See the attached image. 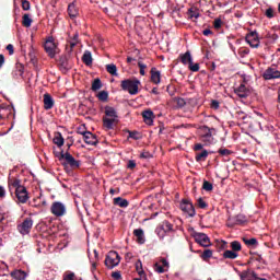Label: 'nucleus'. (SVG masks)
Masks as SVG:
<instances>
[{
	"label": "nucleus",
	"mask_w": 280,
	"mask_h": 280,
	"mask_svg": "<svg viewBox=\"0 0 280 280\" xmlns=\"http://www.w3.org/2000/svg\"><path fill=\"white\" fill-rule=\"evenodd\" d=\"M241 280H257L259 277H257V273L253 271H243L240 273Z\"/></svg>",
	"instance_id": "obj_19"
},
{
	"label": "nucleus",
	"mask_w": 280,
	"mask_h": 280,
	"mask_svg": "<svg viewBox=\"0 0 280 280\" xmlns=\"http://www.w3.org/2000/svg\"><path fill=\"white\" fill-rule=\"evenodd\" d=\"M232 250H234V253H240V250H242V243H240L238 241H234L230 244Z\"/></svg>",
	"instance_id": "obj_37"
},
{
	"label": "nucleus",
	"mask_w": 280,
	"mask_h": 280,
	"mask_svg": "<svg viewBox=\"0 0 280 280\" xmlns=\"http://www.w3.org/2000/svg\"><path fill=\"white\" fill-rule=\"evenodd\" d=\"M194 150H196V151L202 150V144H200V143L195 144Z\"/></svg>",
	"instance_id": "obj_63"
},
{
	"label": "nucleus",
	"mask_w": 280,
	"mask_h": 280,
	"mask_svg": "<svg viewBox=\"0 0 280 280\" xmlns=\"http://www.w3.org/2000/svg\"><path fill=\"white\" fill-rule=\"evenodd\" d=\"M211 107L218 110L220 108V102L218 101H212L211 102Z\"/></svg>",
	"instance_id": "obj_55"
},
{
	"label": "nucleus",
	"mask_w": 280,
	"mask_h": 280,
	"mask_svg": "<svg viewBox=\"0 0 280 280\" xmlns=\"http://www.w3.org/2000/svg\"><path fill=\"white\" fill-rule=\"evenodd\" d=\"M133 235H135V237H137L138 244H144L145 243V234L143 233L142 229L133 230Z\"/></svg>",
	"instance_id": "obj_21"
},
{
	"label": "nucleus",
	"mask_w": 280,
	"mask_h": 280,
	"mask_svg": "<svg viewBox=\"0 0 280 280\" xmlns=\"http://www.w3.org/2000/svg\"><path fill=\"white\" fill-rule=\"evenodd\" d=\"M223 257L224 259H237V257H240V254H237L236 252H234L233 249H226L223 253Z\"/></svg>",
	"instance_id": "obj_28"
},
{
	"label": "nucleus",
	"mask_w": 280,
	"mask_h": 280,
	"mask_svg": "<svg viewBox=\"0 0 280 280\" xmlns=\"http://www.w3.org/2000/svg\"><path fill=\"white\" fill-rule=\"evenodd\" d=\"M22 9L25 11L30 10V1L22 0Z\"/></svg>",
	"instance_id": "obj_53"
},
{
	"label": "nucleus",
	"mask_w": 280,
	"mask_h": 280,
	"mask_svg": "<svg viewBox=\"0 0 280 280\" xmlns=\"http://www.w3.org/2000/svg\"><path fill=\"white\" fill-rule=\"evenodd\" d=\"M128 167H129V170H135V167H137V163L135 161L130 160L128 162Z\"/></svg>",
	"instance_id": "obj_56"
},
{
	"label": "nucleus",
	"mask_w": 280,
	"mask_h": 280,
	"mask_svg": "<svg viewBox=\"0 0 280 280\" xmlns=\"http://www.w3.org/2000/svg\"><path fill=\"white\" fill-rule=\"evenodd\" d=\"M100 89H102V80L95 79L92 82V91H100Z\"/></svg>",
	"instance_id": "obj_39"
},
{
	"label": "nucleus",
	"mask_w": 280,
	"mask_h": 280,
	"mask_svg": "<svg viewBox=\"0 0 280 280\" xmlns=\"http://www.w3.org/2000/svg\"><path fill=\"white\" fill-rule=\"evenodd\" d=\"M142 117H143V121L144 124H147L148 126H152L154 124V112L147 109L144 112H142Z\"/></svg>",
	"instance_id": "obj_16"
},
{
	"label": "nucleus",
	"mask_w": 280,
	"mask_h": 280,
	"mask_svg": "<svg viewBox=\"0 0 280 280\" xmlns=\"http://www.w3.org/2000/svg\"><path fill=\"white\" fill-rule=\"evenodd\" d=\"M0 198H5V189L0 186Z\"/></svg>",
	"instance_id": "obj_62"
},
{
	"label": "nucleus",
	"mask_w": 280,
	"mask_h": 280,
	"mask_svg": "<svg viewBox=\"0 0 280 280\" xmlns=\"http://www.w3.org/2000/svg\"><path fill=\"white\" fill-rule=\"evenodd\" d=\"M52 142L55 143V145H57L58 148H62L65 145V138H62V133L57 132L52 139Z\"/></svg>",
	"instance_id": "obj_25"
},
{
	"label": "nucleus",
	"mask_w": 280,
	"mask_h": 280,
	"mask_svg": "<svg viewBox=\"0 0 280 280\" xmlns=\"http://www.w3.org/2000/svg\"><path fill=\"white\" fill-rule=\"evenodd\" d=\"M213 27H214V30H220V27H222V20L215 19L213 22Z\"/></svg>",
	"instance_id": "obj_52"
},
{
	"label": "nucleus",
	"mask_w": 280,
	"mask_h": 280,
	"mask_svg": "<svg viewBox=\"0 0 280 280\" xmlns=\"http://www.w3.org/2000/svg\"><path fill=\"white\" fill-rule=\"evenodd\" d=\"M7 50L9 51V56H13L14 55V46L12 44H9L7 46Z\"/></svg>",
	"instance_id": "obj_54"
},
{
	"label": "nucleus",
	"mask_w": 280,
	"mask_h": 280,
	"mask_svg": "<svg viewBox=\"0 0 280 280\" xmlns=\"http://www.w3.org/2000/svg\"><path fill=\"white\" fill-rule=\"evenodd\" d=\"M54 97L49 95V93L44 94V108L45 110H51L54 108Z\"/></svg>",
	"instance_id": "obj_17"
},
{
	"label": "nucleus",
	"mask_w": 280,
	"mask_h": 280,
	"mask_svg": "<svg viewBox=\"0 0 280 280\" xmlns=\"http://www.w3.org/2000/svg\"><path fill=\"white\" fill-rule=\"evenodd\" d=\"M201 132V140L206 145H211L213 143V132H215V128H209L208 126L199 127Z\"/></svg>",
	"instance_id": "obj_3"
},
{
	"label": "nucleus",
	"mask_w": 280,
	"mask_h": 280,
	"mask_svg": "<svg viewBox=\"0 0 280 280\" xmlns=\"http://www.w3.org/2000/svg\"><path fill=\"white\" fill-rule=\"evenodd\" d=\"M132 253H130V252H128L126 255H125V259H126V261H131V259H132Z\"/></svg>",
	"instance_id": "obj_58"
},
{
	"label": "nucleus",
	"mask_w": 280,
	"mask_h": 280,
	"mask_svg": "<svg viewBox=\"0 0 280 280\" xmlns=\"http://www.w3.org/2000/svg\"><path fill=\"white\" fill-rule=\"evenodd\" d=\"M106 71L107 73H109L110 75H115L117 77V66H115V63H109L106 65Z\"/></svg>",
	"instance_id": "obj_30"
},
{
	"label": "nucleus",
	"mask_w": 280,
	"mask_h": 280,
	"mask_svg": "<svg viewBox=\"0 0 280 280\" xmlns=\"http://www.w3.org/2000/svg\"><path fill=\"white\" fill-rule=\"evenodd\" d=\"M265 14L267 19H275V10L272 8L267 9Z\"/></svg>",
	"instance_id": "obj_49"
},
{
	"label": "nucleus",
	"mask_w": 280,
	"mask_h": 280,
	"mask_svg": "<svg viewBox=\"0 0 280 280\" xmlns=\"http://www.w3.org/2000/svg\"><path fill=\"white\" fill-rule=\"evenodd\" d=\"M103 119H115L116 121H119V116H105Z\"/></svg>",
	"instance_id": "obj_60"
},
{
	"label": "nucleus",
	"mask_w": 280,
	"mask_h": 280,
	"mask_svg": "<svg viewBox=\"0 0 280 280\" xmlns=\"http://www.w3.org/2000/svg\"><path fill=\"white\" fill-rule=\"evenodd\" d=\"M207 156H209V152L207 150H203L201 153H197L196 154L197 163H200V161H207Z\"/></svg>",
	"instance_id": "obj_34"
},
{
	"label": "nucleus",
	"mask_w": 280,
	"mask_h": 280,
	"mask_svg": "<svg viewBox=\"0 0 280 280\" xmlns=\"http://www.w3.org/2000/svg\"><path fill=\"white\" fill-rule=\"evenodd\" d=\"M63 280H75V273H73L71 271L65 273Z\"/></svg>",
	"instance_id": "obj_48"
},
{
	"label": "nucleus",
	"mask_w": 280,
	"mask_h": 280,
	"mask_svg": "<svg viewBox=\"0 0 280 280\" xmlns=\"http://www.w3.org/2000/svg\"><path fill=\"white\" fill-rule=\"evenodd\" d=\"M138 67L140 69V75H145V69H148V66H145V63L139 61Z\"/></svg>",
	"instance_id": "obj_44"
},
{
	"label": "nucleus",
	"mask_w": 280,
	"mask_h": 280,
	"mask_svg": "<svg viewBox=\"0 0 280 280\" xmlns=\"http://www.w3.org/2000/svg\"><path fill=\"white\" fill-rule=\"evenodd\" d=\"M262 78H265L266 80H277L280 78V71L276 68H268L262 73Z\"/></svg>",
	"instance_id": "obj_14"
},
{
	"label": "nucleus",
	"mask_w": 280,
	"mask_h": 280,
	"mask_svg": "<svg viewBox=\"0 0 280 280\" xmlns=\"http://www.w3.org/2000/svg\"><path fill=\"white\" fill-rule=\"evenodd\" d=\"M15 196L19 202H22V205H25V202L30 200V196L27 195V188H25V186L18 187V189L15 190Z\"/></svg>",
	"instance_id": "obj_12"
},
{
	"label": "nucleus",
	"mask_w": 280,
	"mask_h": 280,
	"mask_svg": "<svg viewBox=\"0 0 280 280\" xmlns=\"http://www.w3.org/2000/svg\"><path fill=\"white\" fill-rule=\"evenodd\" d=\"M136 270L138 272V275L140 277H143L144 272H143V264L141 262V260H137L136 262Z\"/></svg>",
	"instance_id": "obj_40"
},
{
	"label": "nucleus",
	"mask_w": 280,
	"mask_h": 280,
	"mask_svg": "<svg viewBox=\"0 0 280 280\" xmlns=\"http://www.w3.org/2000/svg\"><path fill=\"white\" fill-rule=\"evenodd\" d=\"M243 242H245L247 246H255V244H257V238H243Z\"/></svg>",
	"instance_id": "obj_45"
},
{
	"label": "nucleus",
	"mask_w": 280,
	"mask_h": 280,
	"mask_svg": "<svg viewBox=\"0 0 280 280\" xmlns=\"http://www.w3.org/2000/svg\"><path fill=\"white\" fill-rule=\"evenodd\" d=\"M11 277L15 280H25L27 278V273L23 270H14L11 272Z\"/></svg>",
	"instance_id": "obj_23"
},
{
	"label": "nucleus",
	"mask_w": 280,
	"mask_h": 280,
	"mask_svg": "<svg viewBox=\"0 0 280 280\" xmlns=\"http://www.w3.org/2000/svg\"><path fill=\"white\" fill-rule=\"evenodd\" d=\"M5 65V57L3 55H0V69Z\"/></svg>",
	"instance_id": "obj_59"
},
{
	"label": "nucleus",
	"mask_w": 280,
	"mask_h": 280,
	"mask_svg": "<svg viewBox=\"0 0 280 280\" xmlns=\"http://www.w3.org/2000/svg\"><path fill=\"white\" fill-rule=\"evenodd\" d=\"M129 138L135 139L136 141L139 140V131H129Z\"/></svg>",
	"instance_id": "obj_51"
},
{
	"label": "nucleus",
	"mask_w": 280,
	"mask_h": 280,
	"mask_svg": "<svg viewBox=\"0 0 280 280\" xmlns=\"http://www.w3.org/2000/svg\"><path fill=\"white\" fill-rule=\"evenodd\" d=\"M192 237L195 238V242L200 246H203V248H208V246H211V240L205 233L196 232L194 233Z\"/></svg>",
	"instance_id": "obj_8"
},
{
	"label": "nucleus",
	"mask_w": 280,
	"mask_h": 280,
	"mask_svg": "<svg viewBox=\"0 0 280 280\" xmlns=\"http://www.w3.org/2000/svg\"><path fill=\"white\" fill-rule=\"evenodd\" d=\"M202 189H205V191H213V184L209 183L208 180H205Z\"/></svg>",
	"instance_id": "obj_43"
},
{
	"label": "nucleus",
	"mask_w": 280,
	"mask_h": 280,
	"mask_svg": "<svg viewBox=\"0 0 280 280\" xmlns=\"http://www.w3.org/2000/svg\"><path fill=\"white\" fill-rule=\"evenodd\" d=\"M75 45H78V42L71 40L70 42V49H73V47H75Z\"/></svg>",
	"instance_id": "obj_64"
},
{
	"label": "nucleus",
	"mask_w": 280,
	"mask_h": 280,
	"mask_svg": "<svg viewBox=\"0 0 280 280\" xmlns=\"http://www.w3.org/2000/svg\"><path fill=\"white\" fill-rule=\"evenodd\" d=\"M219 154H221V156H229V155L233 154V152L229 149H220Z\"/></svg>",
	"instance_id": "obj_47"
},
{
	"label": "nucleus",
	"mask_w": 280,
	"mask_h": 280,
	"mask_svg": "<svg viewBox=\"0 0 280 280\" xmlns=\"http://www.w3.org/2000/svg\"><path fill=\"white\" fill-rule=\"evenodd\" d=\"M9 187H13V189H15V191H16V189H19V187H23V186L21 185V179L11 178V179H9Z\"/></svg>",
	"instance_id": "obj_31"
},
{
	"label": "nucleus",
	"mask_w": 280,
	"mask_h": 280,
	"mask_svg": "<svg viewBox=\"0 0 280 280\" xmlns=\"http://www.w3.org/2000/svg\"><path fill=\"white\" fill-rule=\"evenodd\" d=\"M198 16H200V13H198V10L190 8L188 10V18L190 19H198Z\"/></svg>",
	"instance_id": "obj_41"
},
{
	"label": "nucleus",
	"mask_w": 280,
	"mask_h": 280,
	"mask_svg": "<svg viewBox=\"0 0 280 280\" xmlns=\"http://www.w3.org/2000/svg\"><path fill=\"white\" fill-rule=\"evenodd\" d=\"M112 277L116 280L121 279V273L119 271L113 272Z\"/></svg>",
	"instance_id": "obj_57"
},
{
	"label": "nucleus",
	"mask_w": 280,
	"mask_h": 280,
	"mask_svg": "<svg viewBox=\"0 0 280 280\" xmlns=\"http://www.w3.org/2000/svg\"><path fill=\"white\" fill-rule=\"evenodd\" d=\"M68 13L71 19H75V16H78V9L75 8V4L68 5Z\"/></svg>",
	"instance_id": "obj_35"
},
{
	"label": "nucleus",
	"mask_w": 280,
	"mask_h": 280,
	"mask_svg": "<svg viewBox=\"0 0 280 280\" xmlns=\"http://www.w3.org/2000/svg\"><path fill=\"white\" fill-rule=\"evenodd\" d=\"M80 135H83L84 142L88 145H97V137H95L91 131H83L80 132Z\"/></svg>",
	"instance_id": "obj_15"
},
{
	"label": "nucleus",
	"mask_w": 280,
	"mask_h": 280,
	"mask_svg": "<svg viewBox=\"0 0 280 280\" xmlns=\"http://www.w3.org/2000/svg\"><path fill=\"white\" fill-rule=\"evenodd\" d=\"M211 34H213V32H211V30H209V28L203 30V36H211Z\"/></svg>",
	"instance_id": "obj_61"
},
{
	"label": "nucleus",
	"mask_w": 280,
	"mask_h": 280,
	"mask_svg": "<svg viewBox=\"0 0 280 280\" xmlns=\"http://www.w3.org/2000/svg\"><path fill=\"white\" fill-rule=\"evenodd\" d=\"M120 261H121V257L119 256V254L115 250H112L107 254L105 258V266H107V268L109 269H113L119 266Z\"/></svg>",
	"instance_id": "obj_4"
},
{
	"label": "nucleus",
	"mask_w": 280,
	"mask_h": 280,
	"mask_svg": "<svg viewBox=\"0 0 280 280\" xmlns=\"http://www.w3.org/2000/svg\"><path fill=\"white\" fill-rule=\"evenodd\" d=\"M213 257V250L211 249H205L203 253L201 254V259L203 261H209Z\"/></svg>",
	"instance_id": "obj_33"
},
{
	"label": "nucleus",
	"mask_w": 280,
	"mask_h": 280,
	"mask_svg": "<svg viewBox=\"0 0 280 280\" xmlns=\"http://www.w3.org/2000/svg\"><path fill=\"white\" fill-rule=\"evenodd\" d=\"M32 226H34V220H32V218H26L20 225H18V231L21 235H30Z\"/></svg>",
	"instance_id": "obj_7"
},
{
	"label": "nucleus",
	"mask_w": 280,
	"mask_h": 280,
	"mask_svg": "<svg viewBox=\"0 0 280 280\" xmlns=\"http://www.w3.org/2000/svg\"><path fill=\"white\" fill-rule=\"evenodd\" d=\"M248 222V218L244 214H238L235 217V224H246Z\"/></svg>",
	"instance_id": "obj_36"
},
{
	"label": "nucleus",
	"mask_w": 280,
	"mask_h": 280,
	"mask_svg": "<svg viewBox=\"0 0 280 280\" xmlns=\"http://www.w3.org/2000/svg\"><path fill=\"white\" fill-rule=\"evenodd\" d=\"M197 202H198L199 209H207V201L205 199L199 198Z\"/></svg>",
	"instance_id": "obj_50"
},
{
	"label": "nucleus",
	"mask_w": 280,
	"mask_h": 280,
	"mask_svg": "<svg viewBox=\"0 0 280 280\" xmlns=\"http://www.w3.org/2000/svg\"><path fill=\"white\" fill-rule=\"evenodd\" d=\"M188 67H189L190 71H194V72L200 71V65L199 63H194V61L190 62V65Z\"/></svg>",
	"instance_id": "obj_46"
},
{
	"label": "nucleus",
	"mask_w": 280,
	"mask_h": 280,
	"mask_svg": "<svg viewBox=\"0 0 280 280\" xmlns=\"http://www.w3.org/2000/svg\"><path fill=\"white\" fill-rule=\"evenodd\" d=\"M33 20L30 14L25 13L22 18V25L24 27H32Z\"/></svg>",
	"instance_id": "obj_29"
},
{
	"label": "nucleus",
	"mask_w": 280,
	"mask_h": 280,
	"mask_svg": "<svg viewBox=\"0 0 280 280\" xmlns=\"http://www.w3.org/2000/svg\"><path fill=\"white\" fill-rule=\"evenodd\" d=\"M119 124V120L116 119H109V118H103V128L106 130H113L115 126Z\"/></svg>",
	"instance_id": "obj_18"
},
{
	"label": "nucleus",
	"mask_w": 280,
	"mask_h": 280,
	"mask_svg": "<svg viewBox=\"0 0 280 280\" xmlns=\"http://www.w3.org/2000/svg\"><path fill=\"white\" fill-rule=\"evenodd\" d=\"M82 60L86 67H91L93 65V55H91V51L85 50Z\"/></svg>",
	"instance_id": "obj_24"
},
{
	"label": "nucleus",
	"mask_w": 280,
	"mask_h": 280,
	"mask_svg": "<svg viewBox=\"0 0 280 280\" xmlns=\"http://www.w3.org/2000/svg\"><path fill=\"white\" fill-rule=\"evenodd\" d=\"M153 268L155 272H158L159 275H163V272H166V270H168L170 262L167 261V259L162 258L160 261L154 264Z\"/></svg>",
	"instance_id": "obj_13"
},
{
	"label": "nucleus",
	"mask_w": 280,
	"mask_h": 280,
	"mask_svg": "<svg viewBox=\"0 0 280 280\" xmlns=\"http://www.w3.org/2000/svg\"><path fill=\"white\" fill-rule=\"evenodd\" d=\"M180 210L189 215V218H194L196 215V209H194V205L189 200H182Z\"/></svg>",
	"instance_id": "obj_10"
},
{
	"label": "nucleus",
	"mask_w": 280,
	"mask_h": 280,
	"mask_svg": "<svg viewBox=\"0 0 280 280\" xmlns=\"http://www.w3.org/2000/svg\"><path fill=\"white\" fill-rule=\"evenodd\" d=\"M173 102L176 103L177 108H184L186 106L187 102H185V98L182 97H175L173 98Z\"/></svg>",
	"instance_id": "obj_38"
},
{
	"label": "nucleus",
	"mask_w": 280,
	"mask_h": 280,
	"mask_svg": "<svg viewBox=\"0 0 280 280\" xmlns=\"http://www.w3.org/2000/svg\"><path fill=\"white\" fill-rule=\"evenodd\" d=\"M151 82L153 84H161V72L156 68L151 69Z\"/></svg>",
	"instance_id": "obj_20"
},
{
	"label": "nucleus",
	"mask_w": 280,
	"mask_h": 280,
	"mask_svg": "<svg viewBox=\"0 0 280 280\" xmlns=\"http://www.w3.org/2000/svg\"><path fill=\"white\" fill-rule=\"evenodd\" d=\"M105 117H118L117 110L114 107L106 106L105 107Z\"/></svg>",
	"instance_id": "obj_32"
},
{
	"label": "nucleus",
	"mask_w": 280,
	"mask_h": 280,
	"mask_svg": "<svg viewBox=\"0 0 280 280\" xmlns=\"http://www.w3.org/2000/svg\"><path fill=\"white\" fill-rule=\"evenodd\" d=\"M180 60L183 65L190 66L194 59L191 58V52L186 51L185 54L180 55Z\"/></svg>",
	"instance_id": "obj_27"
},
{
	"label": "nucleus",
	"mask_w": 280,
	"mask_h": 280,
	"mask_svg": "<svg viewBox=\"0 0 280 280\" xmlns=\"http://www.w3.org/2000/svg\"><path fill=\"white\" fill-rule=\"evenodd\" d=\"M156 233L160 240L165 237L167 233H174V224L170 223V221H163L156 229Z\"/></svg>",
	"instance_id": "obj_5"
},
{
	"label": "nucleus",
	"mask_w": 280,
	"mask_h": 280,
	"mask_svg": "<svg viewBox=\"0 0 280 280\" xmlns=\"http://www.w3.org/2000/svg\"><path fill=\"white\" fill-rule=\"evenodd\" d=\"M44 49L50 58H54V56H56V52L58 51V45H56V42L54 40V37H49L45 42Z\"/></svg>",
	"instance_id": "obj_9"
},
{
	"label": "nucleus",
	"mask_w": 280,
	"mask_h": 280,
	"mask_svg": "<svg viewBox=\"0 0 280 280\" xmlns=\"http://www.w3.org/2000/svg\"><path fill=\"white\" fill-rule=\"evenodd\" d=\"M114 205L116 207H120L121 209H126V207H128V205H130V203L121 197H116V198H114Z\"/></svg>",
	"instance_id": "obj_26"
},
{
	"label": "nucleus",
	"mask_w": 280,
	"mask_h": 280,
	"mask_svg": "<svg viewBox=\"0 0 280 280\" xmlns=\"http://www.w3.org/2000/svg\"><path fill=\"white\" fill-rule=\"evenodd\" d=\"M245 40L254 49H257V47H259V35L257 34V32H250L249 34H247Z\"/></svg>",
	"instance_id": "obj_11"
},
{
	"label": "nucleus",
	"mask_w": 280,
	"mask_h": 280,
	"mask_svg": "<svg viewBox=\"0 0 280 280\" xmlns=\"http://www.w3.org/2000/svg\"><path fill=\"white\" fill-rule=\"evenodd\" d=\"M235 93H236V95H238L240 97L244 98V97H246L247 95L250 94V91H248V90L246 89V85L241 84L237 89H235Z\"/></svg>",
	"instance_id": "obj_22"
},
{
	"label": "nucleus",
	"mask_w": 280,
	"mask_h": 280,
	"mask_svg": "<svg viewBox=\"0 0 280 280\" xmlns=\"http://www.w3.org/2000/svg\"><path fill=\"white\" fill-rule=\"evenodd\" d=\"M50 211L52 215H56V218H62V215L67 213V207H65V203L60 201H55L50 207Z\"/></svg>",
	"instance_id": "obj_6"
},
{
	"label": "nucleus",
	"mask_w": 280,
	"mask_h": 280,
	"mask_svg": "<svg viewBox=\"0 0 280 280\" xmlns=\"http://www.w3.org/2000/svg\"><path fill=\"white\" fill-rule=\"evenodd\" d=\"M56 156L59 159V161H65L66 165H70L72 170H78L80 167V161H77L71 153L67 152L63 153L62 151L60 153H56Z\"/></svg>",
	"instance_id": "obj_2"
},
{
	"label": "nucleus",
	"mask_w": 280,
	"mask_h": 280,
	"mask_svg": "<svg viewBox=\"0 0 280 280\" xmlns=\"http://www.w3.org/2000/svg\"><path fill=\"white\" fill-rule=\"evenodd\" d=\"M140 85L141 81H139V79H126L120 83L122 91H127L129 95H137L139 93Z\"/></svg>",
	"instance_id": "obj_1"
},
{
	"label": "nucleus",
	"mask_w": 280,
	"mask_h": 280,
	"mask_svg": "<svg viewBox=\"0 0 280 280\" xmlns=\"http://www.w3.org/2000/svg\"><path fill=\"white\" fill-rule=\"evenodd\" d=\"M97 97L101 102H106V100H108V92L102 91L98 93Z\"/></svg>",
	"instance_id": "obj_42"
}]
</instances>
